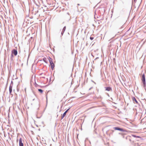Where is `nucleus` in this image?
<instances>
[{
    "label": "nucleus",
    "mask_w": 146,
    "mask_h": 146,
    "mask_svg": "<svg viewBox=\"0 0 146 146\" xmlns=\"http://www.w3.org/2000/svg\"><path fill=\"white\" fill-rule=\"evenodd\" d=\"M19 146H23V144L22 141V138H20L19 139Z\"/></svg>",
    "instance_id": "obj_4"
},
{
    "label": "nucleus",
    "mask_w": 146,
    "mask_h": 146,
    "mask_svg": "<svg viewBox=\"0 0 146 146\" xmlns=\"http://www.w3.org/2000/svg\"><path fill=\"white\" fill-rule=\"evenodd\" d=\"M136 1H137V0H134V1L135 2H136Z\"/></svg>",
    "instance_id": "obj_16"
},
{
    "label": "nucleus",
    "mask_w": 146,
    "mask_h": 146,
    "mask_svg": "<svg viewBox=\"0 0 146 146\" xmlns=\"http://www.w3.org/2000/svg\"><path fill=\"white\" fill-rule=\"evenodd\" d=\"M90 39L91 40H92L94 39V38L92 37H90Z\"/></svg>",
    "instance_id": "obj_14"
},
{
    "label": "nucleus",
    "mask_w": 146,
    "mask_h": 146,
    "mask_svg": "<svg viewBox=\"0 0 146 146\" xmlns=\"http://www.w3.org/2000/svg\"><path fill=\"white\" fill-rule=\"evenodd\" d=\"M9 90L10 93H11V92H12V87H11L10 86V87H9Z\"/></svg>",
    "instance_id": "obj_9"
},
{
    "label": "nucleus",
    "mask_w": 146,
    "mask_h": 146,
    "mask_svg": "<svg viewBox=\"0 0 146 146\" xmlns=\"http://www.w3.org/2000/svg\"><path fill=\"white\" fill-rule=\"evenodd\" d=\"M12 53L15 55L16 56L17 53V51L16 50L14 49L12 51Z\"/></svg>",
    "instance_id": "obj_5"
},
{
    "label": "nucleus",
    "mask_w": 146,
    "mask_h": 146,
    "mask_svg": "<svg viewBox=\"0 0 146 146\" xmlns=\"http://www.w3.org/2000/svg\"><path fill=\"white\" fill-rule=\"evenodd\" d=\"M38 91L40 93H42L43 92V90L41 89H38Z\"/></svg>",
    "instance_id": "obj_11"
},
{
    "label": "nucleus",
    "mask_w": 146,
    "mask_h": 146,
    "mask_svg": "<svg viewBox=\"0 0 146 146\" xmlns=\"http://www.w3.org/2000/svg\"><path fill=\"white\" fill-rule=\"evenodd\" d=\"M25 92H26V89L25 88Z\"/></svg>",
    "instance_id": "obj_15"
},
{
    "label": "nucleus",
    "mask_w": 146,
    "mask_h": 146,
    "mask_svg": "<svg viewBox=\"0 0 146 146\" xmlns=\"http://www.w3.org/2000/svg\"><path fill=\"white\" fill-rule=\"evenodd\" d=\"M132 99L134 103H137V102L135 97H133Z\"/></svg>",
    "instance_id": "obj_7"
},
{
    "label": "nucleus",
    "mask_w": 146,
    "mask_h": 146,
    "mask_svg": "<svg viewBox=\"0 0 146 146\" xmlns=\"http://www.w3.org/2000/svg\"><path fill=\"white\" fill-rule=\"evenodd\" d=\"M131 135L132 137H134L140 138V137L137 136H136V135Z\"/></svg>",
    "instance_id": "obj_8"
},
{
    "label": "nucleus",
    "mask_w": 146,
    "mask_h": 146,
    "mask_svg": "<svg viewBox=\"0 0 146 146\" xmlns=\"http://www.w3.org/2000/svg\"><path fill=\"white\" fill-rule=\"evenodd\" d=\"M106 90L108 91H110L112 90V89L110 87H106L105 88Z\"/></svg>",
    "instance_id": "obj_6"
},
{
    "label": "nucleus",
    "mask_w": 146,
    "mask_h": 146,
    "mask_svg": "<svg viewBox=\"0 0 146 146\" xmlns=\"http://www.w3.org/2000/svg\"><path fill=\"white\" fill-rule=\"evenodd\" d=\"M66 115V114L64 113L63 114V115L61 116V119H62L64 117V116Z\"/></svg>",
    "instance_id": "obj_10"
},
{
    "label": "nucleus",
    "mask_w": 146,
    "mask_h": 146,
    "mask_svg": "<svg viewBox=\"0 0 146 146\" xmlns=\"http://www.w3.org/2000/svg\"><path fill=\"white\" fill-rule=\"evenodd\" d=\"M114 129L115 130H118L121 131H125V130L123 129L120 128L118 127H115Z\"/></svg>",
    "instance_id": "obj_3"
},
{
    "label": "nucleus",
    "mask_w": 146,
    "mask_h": 146,
    "mask_svg": "<svg viewBox=\"0 0 146 146\" xmlns=\"http://www.w3.org/2000/svg\"><path fill=\"white\" fill-rule=\"evenodd\" d=\"M69 110V109H68L67 110H66L65 111V112L64 113L66 114V113L67 112V111H68Z\"/></svg>",
    "instance_id": "obj_12"
},
{
    "label": "nucleus",
    "mask_w": 146,
    "mask_h": 146,
    "mask_svg": "<svg viewBox=\"0 0 146 146\" xmlns=\"http://www.w3.org/2000/svg\"><path fill=\"white\" fill-rule=\"evenodd\" d=\"M142 80L145 86L146 85L145 80V76L144 74H143L142 76Z\"/></svg>",
    "instance_id": "obj_2"
},
{
    "label": "nucleus",
    "mask_w": 146,
    "mask_h": 146,
    "mask_svg": "<svg viewBox=\"0 0 146 146\" xmlns=\"http://www.w3.org/2000/svg\"><path fill=\"white\" fill-rule=\"evenodd\" d=\"M65 27H64V28H63V29H64V30H65Z\"/></svg>",
    "instance_id": "obj_17"
},
{
    "label": "nucleus",
    "mask_w": 146,
    "mask_h": 146,
    "mask_svg": "<svg viewBox=\"0 0 146 146\" xmlns=\"http://www.w3.org/2000/svg\"><path fill=\"white\" fill-rule=\"evenodd\" d=\"M69 110V109H68L67 110H66L65 111V112L64 113L66 114V113L67 112V111H68Z\"/></svg>",
    "instance_id": "obj_13"
},
{
    "label": "nucleus",
    "mask_w": 146,
    "mask_h": 146,
    "mask_svg": "<svg viewBox=\"0 0 146 146\" xmlns=\"http://www.w3.org/2000/svg\"><path fill=\"white\" fill-rule=\"evenodd\" d=\"M48 60L49 61L50 64V65L51 67L52 70H53V68H54V64L52 61V59L50 58H48Z\"/></svg>",
    "instance_id": "obj_1"
}]
</instances>
